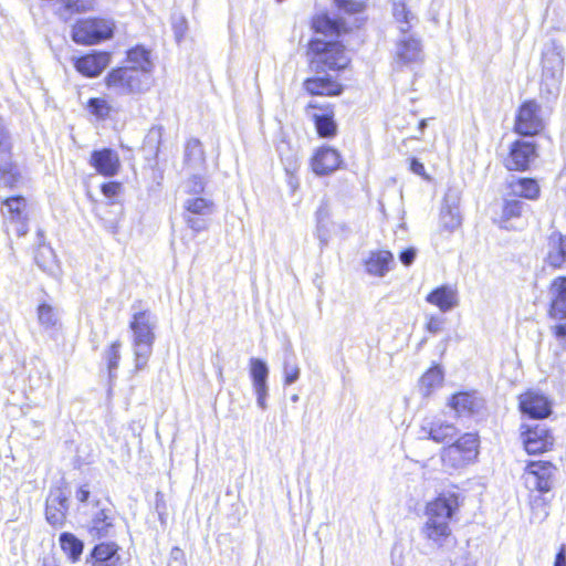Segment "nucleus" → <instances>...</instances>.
I'll return each instance as SVG.
<instances>
[{
	"label": "nucleus",
	"instance_id": "nucleus-1",
	"mask_svg": "<svg viewBox=\"0 0 566 566\" xmlns=\"http://www.w3.org/2000/svg\"><path fill=\"white\" fill-rule=\"evenodd\" d=\"M461 505L459 495L454 492H443L426 505V522L421 534L428 541L442 546L451 536L450 522Z\"/></svg>",
	"mask_w": 566,
	"mask_h": 566
},
{
	"label": "nucleus",
	"instance_id": "nucleus-2",
	"mask_svg": "<svg viewBox=\"0 0 566 566\" xmlns=\"http://www.w3.org/2000/svg\"><path fill=\"white\" fill-rule=\"evenodd\" d=\"M156 316L149 311H140L133 315L130 329L133 332V349L135 369L143 370L153 353L155 342Z\"/></svg>",
	"mask_w": 566,
	"mask_h": 566
},
{
	"label": "nucleus",
	"instance_id": "nucleus-3",
	"mask_svg": "<svg viewBox=\"0 0 566 566\" xmlns=\"http://www.w3.org/2000/svg\"><path fill=\"white\" fill-rule=\"evenodd\" d=\"M308 55L311 67L317 73L344 69L349 62L342 44L321 38L310 42Z\"/></svg>",
	"mask_w": 566,
	"mask_h": 566
},
{
	"label": "nucleus",
	"instance_id": "nucleus-4",
	"mask_svg": "<svg viewBox=\"0 0 566 566\" xmlns=\"http://www.w3.org/2000/svg\"><path fill=\"white\" fill-rule=\"evenodd\" d=\"M564 74V55L562 50L552 45L543 54L541 95L547 101L555 99L560 91Z\"/></svg>",
	"mask_w": 566,
	"mask_h": 566
},
{
	"label": "nucleus",
	"instance_id": "nucleus-5",
	"mask_svg": "<svg viewBox=\"0 0 566 566\" xmlns=\"http://www.w3.org/2000/svg\"><path fill=\"white\" fill-rule=\"evenodd\" d=\"M479 441L473 433H465L454 443L443 448L442 464L447 470H458L472 463L478 457Z\"/></svg>",
	"mask_w": 566,
	"mask_h": 566
},
{
	"label": "nucleus",
	"instance_id": "nucleus-6",
	"mask_svg": "<svg viewBox=\"0 0 566 566\" xmlns=\"http://www.w3.org/2000/svg\"><path fill=\"white\" fill-rule=\"evenodd\" d=\"M107 88L116 95L140 93L148 85V76L134 67H118L105 78Z\"/></svg>",
	"mask_w": 566,
	"mask_h": 566
},
{
	"label": "nucleus",
	"instance_id": "nucleus-7",
	"mask_svg": "<svg viewBox=\"0 0 566 566\" xmlns=\"http://www.w3.org/2000/svg\"><path fill=\"white\" fill-rule=\"evenodd\" d=\"M113 22L105 19H83L75 23L72 39L78 44H95L113 35Z\"/></svg>",
	"mask_w": 566,
	"mask_h": 566
},
{
	"label": "nucleus",
	"instance_id": "nucleus-8",
	"mask_svg": "<svg viewBox=\"0 0 566 566\" xmlns=\"http://www.w3.org/2000/svg\"><path fill=\"white\" fill-rule=\"evenodd\" d=\"M555 467L547 461H533L525 468L523 480L530 492H538L541 494L551 491Z\"/></svg>",
	"mask_w": 566,
	"mask_h": 566
},
{
	"label": "nucleus",
	"instance_id": "nucleus-9",
	"mask_svg": "<svg viewBox=\"0 0 566 566\" xmlns=\"http://www.w3.org/2000/svg\"><path fill=\"white\" fill-rule=\"evenodd\" d=\"M2 200L1 213L8 224L19 235H24L28 231V205L22 196H7Z\"/></svg>",
	"mask_w": 566,
	"mask_h": 566
},
{
	"label": "nucleus",
	"instance_id": "nucleus-10",
	"mask_svg": "<svg viewBox=\"0 0 566 566\" xmlns=\"http://www.w3.org/2000/svg\"><path fill=\"white\" fill-rule=\"evenodd\" d=\"M544 128L541 105L534 101L524 102L518 108L515 130L525 136L538 134Z\"/></svg>",
	"mask_w": 566,
	"mask_h": 566
},
{
	"label": "nucleus",
	"instance_id": "nucleus-11",
	"mask_svg": "<svg viewBox=\"0 0 566 566\" xmlns=\"http://www.w3.org/2000/svg\"><path fill=\"white\" fill-rule=\"evenodd\" d=\"M422 60L423 52L420 40L408 32L401 33L396 44L395 62L400 65H412Z\"/></svg>",
	"mask_w": 566,
	"mask_h": 566
},
{
	"label": "nucleus",
	"instance_id": "nucleus-12",
	"mask_svg": "<svg viewBox=\"0 0 566 566\" xmlns=\"http://www.w3.org/2000/svg\"><path fill=\"white\" fill-rule=\"evenodd\" d=\"M522 440L524 448L530 454H537L547 451L553 444V437L549 431L541 426H522Z\"/></svg>",
	"mask_w": 566,
	"mask_h": 566
},
{
	"label": "nucleus",
	"instance_id": "nucleus-13",
	"mask_svg": "<svg viewBox=\"0 0 566 566\" xmlns=\"http://www.w3.org/2000/svg\"><path fill=\"white\" fill-rule=\"evenodd\" d=\"M69 510V497L66 492L61 488L52 489L46 499L45 514L50 524L62 525Z\"/></svg>",
	"mask_w": 566,
	"mask_h": 566
},
{
	"label": "nucleus",
	"instance_id": "nucleus-14",
	"mask_svg": "<svg viewBox=\"0 0 566 566\" xmlns=\"http://www.w3.org/2000/svg\"><path fill=\"white\" fill-rule=\"evenodd\" d=\"M342 158L339 153L328 146H323L315 150L311 158V167L315 175L325 176L339 168Z\"/></svg>",
	"mask_w": 566,
	"mask_h": 566
},
{
	"label": "nucleus",
	"instance_id": "nucleus-15",
	"mask_svg": "<svg viewBox=\"0 0 566 566\" xmlns=\"http://www.w3.org/2000/svg\"><path fill=\"white\" fill-rule=\"evenodd\" d=\"M535 146L528 142H515L504 164L509 170H525L535 159Z\"/></svg>",
	"mask_w": 566,
	"mask_h": 566
},
{
	"label": "nucleus",
	"instance_id": "nucleus-16",
	"mask_svg": "<svg viewBox=\"0 0 566 566\" xmlns=\"http://www.w3.org/2000/svg\"><path fill=\"white\" fill-rule=\"evenodd\" d=\"M280 160L284 167L286 175H289V184L295 188L297 182L294 175L301 167L300 149L297 146L292 145L286 139H281L276 146Z\"/></svg>",
	"mask_w": 566,
	"mask_h": 566
},
{
	"label": "nucleus",
	"instance_id": "nucleus-17",
	"mask_svg": "<svg viewBox=\"0 0 566 566\" xmlns=\"http://www.w3.org/2000/svg\"><path fill=\"white\" fill-rule=\"evenodd\" d=\"M520 408L523 413L534 419L545 418L551 413L547 398L536 391H527L520 396Z\"/></svg>",
	"mask_w": 566,
	"mask_h": 566
},
{
	"label": "nucleus",
	"instance_id": "nucleus-18",
	"mask_svg": "<svg viewBox=\"0 0 566 566\" xmlns=\"http://www.w3.org/2000/svg\"><path fill=\"white\" fill-rule=\"evenodd\" d=\"M91 165L105 177L115 176L120 167L118 154L109 148L95 150L91 155Z\"/></svg>",
	"mask_w": 566,
	"mask_h": 566
},
{
	"label": "nucleus",
	"instance_id": "nucleus-19",
	"mask_svg": "<svg viewBox=\"0 0 566 566\" xmlns=\"http://www.w3.org/2000/svg\"><path fill=\"white\" fill-rule=\"evenodd\" d=\"M109 61L111 56L108 53L95 52L78 57L75 61V67L81 74L87 77H95L103 72V70L109 64Z\"/></svg>",
	"mask_w": 566,
	"mask_h": 566
},
{
	"label": "nucleus",
	"instance_id": "nucleus-20",
	"mask_svg": "<svg viewBox=\"0 0 566 566\" xmlns=\"http://www.w3.org/2000/svg\"><path fill=\"white\" fill-rule=\"evenodd\" d=\"M426 301L443 313L451 311L459 304L458 292L450 285H441L434 289L427 295Z\"/></svg>",
	"mask_w": 566,
	"mask_h": 566
},
{
	"label": "nucleus",
	"instance_id": "nucleus-21",
	"mask_svg": "<svg viewBox=\"0 0 566 566\" xmlns=\"http://www.w3.org/2000/svg\"><path fill=\"white\" fill-rule=\"evenodd\" d=\"M394 264V255L390 251L378 250L371 251L365 260V268L368 274L382 277Z\"/></svg>",
	"mask_w": 566,
	"mask_h": 566
},
{
	"label": "nucleus",
	"instance_id": "nucleus-22",
	"mask_svg": "<svg viewBox=\"0 0 566 566\" xmlns=\"http://www.w3.org/2000/svg\"><path fill=\"white\" fill-rule=\"evenodd\" d=\"M315 235L322 248L327 247L331 241L335 223L331 219V209L326 202H322L315 213Z\"/></svg>",
	"mask_w": 566,
	"mask_h": 566
},
{
	"label": "nucleus",
	"instance_id": "nucleus-23",
	"mask_svg": "<svg viewBox=\"0 0 566 566\" xmlns=\"http://www.w3.org/2000/svg\"><path fill=\"white\" fill-rule=\"evenodd\" d=\"M321 109L315 103H310L306 106V115L315 123L316 130L321 137H332L336 134V124L333 120V113H318Z\"/></svg>",
	"mask_w": 566,
	"mask_h": 566
},
{
	"label": "nucleus",
	"instance_id": "nucleus-24",
	"mask_svg": "<svg viewBox=\"0 0 566 566\" xmlns=\"http://www.w3.org/2000/svg\"><path fill=\"white\" fill-rule=\"evenodd\" d=\"M462 224V217L457 200L450 201L449 196L446 197L440 212V231L452 233Z\"/></svg>",
	"mask_w": 566,
	"mask_h": 566
},
{
	"label": "nucleus",
	"instance_id": "nucleus-25",
	"mask_svg": "<svg viewBox=\"0 0 566 566\" xmlns=\"http://www.w3.org/2000/svg\"><path fill=\"white\" fill-rule=\"evenodd\" d=\"M450 406L459 416H470L480 411L483 400L474 392H459L452 397Z\"/></svg>",
	"mask_w": 566,
	"mask_h": 566
},
{
	"label": "nucleus",
	"instance_id": "nucleus-26",
	"mask_svg": "<svg viewBox=\"0 0 566 566\" xmlns=\"http://www.w3.org/2000/svg\"><path fill=\"white\" fill-rule=\"evenodd\" d=\"M553 318H566V277L556 279L551 286Z\"/></svg>",
	"mask_w": 566,
	"mask_h": 566
},
{
	"label": "nucleus",
	"instance_id": "nucleus-27",
	"mask_svg": "<svg viewBox=\"0 0 566 566\" xmlns=\"http://www.w3.org/2000/svg\"><path fill=\"white\" fill-rule=\"evenodd\" d=\"M305 90L312 95H339L343 91L340 84L329 77H314L304 82Z\"/></svg>",
	"mask_w": 566,
	"mask_h": 566
},
{
	"label": "nucleus",
	"instance_id": "nucleus-28",
	"mask_svg": "<svg viewBox=\"0 0 566 566\" xmlns=\"http://www.w3.org/2000/svg\"><path fill=\"white\" fill-rule=\"evenodd\" d=\"M113 527L112 510L101 509L92 517L90 533L92 536H108Z\"/></svg>",
	"mask_w": 566,
	"mask_h": 566
},
{
	"label": "nucleus",
	"instance_id": "nucleus-29",
	"mask_svg": "<svg viewBox=\"0 0 566 566\" xmlns=\"http://www.w3.org/2000/svg\"><path fill=\"white\" fill-rule=\"evenodd\" d=\"M93 566H117V546L114 543H102L93 549Z\"/></svg>",
	"mask_w": 566,
	"mask_h": 566
},
{
	"label": "nucleus",
	"instance_id": "nucleus-30",
	"mask_svg": "<svg viewBox=\"0 0 566 566\" xmlns=\"http://www.w3.org/2000/svg\"><path fill=\"white\" fill-rule=\"evenodd\" d=\"M185 164L193 171L202 169L205 165V151L201 143L196 139H189L185 147Z\"/></svg>",
	"mask_w": 566,
	"mask_h": 566
},
{
	"label": "nucleus",
	"instance_id": "nucleus-31",
	"mask_svg": "<svg viewBox=\"0 0 566 566\" xmlns=\"http://www.w3.org/2000/svg\"><path fill=\"white\" fill-rule=\"evenodd\" d=\"M182 207L185 209V214H197L200 217H207L214 210L213 201L201 196L188 197L184 201Z\"/></svg>",
	"mask_w": 566,
	"mask_h": 566
},
{
	"label": "nucleus",
	"instance_id": "nucleus-32",
	"mask_svg": "<svg viewBox=\"0 0 566 566\" xmlns=\"http://www.w3.org/2000/svg\"><path fill=\"white\" fill-rule=\"evenodd\" d=\"M457 433L454 426L443 422L430 423L429 428L426 426L421 427V437L429 438L437 442H444L448 439H452Z\"/></svg>",
	"mask_w": 566,
	"mask_h": 566
},
{
	"label": "nucleus",
	"instance_id": "nucleus-33",
	"mask_svg": "<svg viewBox=\"0 0 566 566\" xmlns=\"http://www.w3.org/2000/svg\"><path fill=\"white\" fill-rule=\"evenodd\" d=\"M127 60L132 64L130 67H134L143 75L150 73L153 70L150 52L143 46H136L129 50L127 52Z\"/></svg>",
	"mask_w": 566,
	"mask_h": 566
},
{
	"label": "nucleus",
	"instance_id": "nucleus-34",
	"mask_svg": "<svg viewBox=\"0 0 566 566\" xmlns=\"http://www.w3.org/2000/svg\"><path fill=\"white\" fill-rule=\"evenodd\" d=\"M512 193L530 200H534L539 195V186L536 180L531 178H520L510 184Z\"/></svg>",
	"mask_w": 566,
	"mask_h": 566
},
{
	"label": "nucleus",
	"instance_id": "nucleus-35",
	"mask_svg": "<svg viewBox=\"0 0 566 566\" xmlns=\"http://www.w3.org/2000/svg\"><path fill=\"white\" fill-rule=\"evenodd\" d=\"M442 370L438 366L432 367L421 377L419 382V390L423 397H428L433 390L442 385Z\"/></svg>",
	"mask_w": 566,
	"mask_h": 566
},
{
	"label": "nucleus",
	"instance_id": "nucleus-36",
	"mask_svg": "<svg viewBox=\"0 0 566 566\" xmlns=\"http://www.w3.org/2000/svg\"><path fill=\"white\" fill-rule=\"evenodd\" d=\"M250 375L253 389L268 388L269 368L263 360L259 358L250 359Z\"/></svg>",
	"mask_w": 566,
	"mask_h": 566
},
{
	"label": "nucleus",
	"instance_id": "nucleus-37",
	"mask_svg": "<svg viewBox=\"0 0 566 566\" xmlns=\"http://www.w3.org/2000/svg\"><path fill=\"white\" fill-rule=\"evenodd\" d=\"M524 207L525 205L517 199L505 200L502 209V216L499 220L500 227L505 229H512L513 227L507 223L512 219L518 218L522 214Z\"/></svg>",
	"mask_w": 566,
	"mask_h": 566
},
{
	"label": "nucleus",
	"instance_id": "nucleus-38",
	"mask_svg": "<svg viewBox=\"0 0 566 566\" xmlns=\"http://www.w3.org/2000/svg\"><path fill=\"white\" fill-rule=\"evenodd\" d=\"M19 181V172L14 165L4 163L0 166V198L7 197L6 189L13 188Z\"/></svg>",
	"mask_w": 566,
	"mask_h": 566
},
{
	"label": "nucleus",
	"instance_id": "nucleus-39",
	"mask_svg": "<svg viewBox=\"0 0 566 566\" xmlns=\"http://www.w3.org/2000/svg\"><path fill=\"white\" fill-rule=\"evenodd\" d=\"M392 14L396 22L399 23L400 32H409L410 28L412 27V22L416 20V17L407 9L406 3L402 1H395Z\"/></svg>",
	"mask_w": 566,
	"mask_h": 566
},
{
	"label": "nucleus",
	"instance_id": "nucleus-40",
	"mask_svg": "<svg viewBox=\"0 0 566 566\" xmlns=\"http://www.w3.org/2000/svg\"><path fill=\"white\" fill-rule=\"evenodd\" d=\"M60 544L63 552L73 560H77L83 552V543L71 533H62Z\"/></svg>",
	"mask_w": 566,
	"mask_h": 566
},
{
	"label": "nucleus",
	"instance_id": "nucleus-41",
	"mask_svg": "<svg viewBox=\"0 0 566 566\" xmlns=\"http://www.w3.org/2000/svg\"><path fill=\"white\" fill-rule=\"evenodd\" d=\"M547 262L554 268H559L566 262V238H559L558 240L549 243Z\"/></svg>",
	"mask_w": 566,
	"mask_h": 566
},
{
	"label": "nucleus",
	"instance_id": "nucleus-42",
	"mask_svg": "<svg viewBox=\"0 0 566 566\" xmlns=\"http://www.w3.org/2000/svg\"><path fill=\"white\" fill-rule=\"evenodd\" d=\"M38 321L44 328H53L59 322V312L50 304H40L38 306Z\"/></svg>",
	"mask_w": 566,
	"mask_h": 566
},
{
	"label": "nucleus",
	"instance_id": "nucleus-43",
	"mask_svg": "<svg viewBox=\"0 0 566 566\" xmlns=\"http://www.w3.org/2000/svg\"><path fill=\"white\" fill-rule=\"evenodd\" d=\"M300 373L295 355H286L283 363L284 385L290 386L294 384L300 378Z\"/></svg>",
	"mask_w": 566,
	"mask_h": 566
},
{
	"label": "nucleus",
	"instance_id": "nucleus-44",
	"mask_svg": "<svg viewBox=\"0 0 566 566\" xmlns=\"http://www.w3.org/2000/svg\"><path fill=\"white\" fill-rule=\"evenodd\" d=\"M60 10L66 13H81L93 9L94 0H57Z\"/></svg>",
	"mask_w": 566,
	"mask_h": 566
},
{
	"label": "nucleus",
	"instance_id": "nucleus-45",
	"mask_svg": "<svg viewBox=\"0 0 566 566\" xmlns=\"http://www.w3.org/2000/svg\"><path fill=\"white\" fill-rule=\"evenodd\" d=\"M122 343L119 340H116L111 344V346L105 350L104 358L107 363V368L109 373V377L113 378L115 375V371L118 367V363L120 359V349Z\"/></svg>",
	"mask_w": 566,
	"mask_h": 566
},
{
	"label": "nucleus",
	"instance_id": "nucleus-46",
	"mask_svg": "<svg viewBox=\"0 0 566 566\" xmlns=\"http://www.w3.org/2000/svg\"><path fill=\"white\" fill-rule=\"evenodd\" d=\"M313 29L316 33H322L323 35H334L338 34L337 24L332 21L327 15H317L313 19Z\"/></svg>",
	"mask_w": 566,
	"mask_h": 566
},
{
	"label": "nucleus",
	"instance_id": "nucleus-47",
	"mask_svg": "<svg viewBox=\"0 0 566 566\" xmlns=\"http://www.w3.org/2000/svg\"><path fill=\"white\" fill-rule=\"evenodd\" d=\"M205 190V180L199 175H192L185 184L184 191L191 196H199Z\"/></svg>",
	"mask_w": 566,
	"mask_h": 566
},
{
	"label": "nucleus",
	"instance_id": "nucleus-48",
	"mask_svg": "<svg viewBox=\"0 0 566 566\" xmlns=\"http://www.w3.org/2000/svg\"><path fill=\"white\" fill-rule=\"evenodd\" d=\"M559 322L551 327V332L556 339L557 344L566 349V321L565 318H557Z\"/></svg>",
	"mask_w": 566,
	"mask_h": 566
},
{
	"label": "nucleus",
	"instance_id": "nucleus-49",
	"mask_svg": "<svg viewBox=\"0 0 566 566\" xmlns=\"http://www.w3.org/2000/svg\"><path fill=\"white\" fill-rule=\"evenodd\" d=\"M185 222L195 232H201L208 229V221L205 217L197 214H184Z\"/></svg>",
	"mask_w": 566,
	"mask_h": 566
},
{
	"label": "nucleus",
	"instance_id": "nucleus-50",
	"mask_svg": "<svg viewBox=\"0 0 566 566\" xmlns=\"http://www.w3.org/2000/svg\"><path fill=\"white\" fill-rule=\"evenodd\" d=\"M531 506L534 514L539 518L544 520L548 515L547 501L542 496H534L531 500Z\"/></svg>",
	"mask_w": 566,
	"mask_h": 566
},
{
	"label": "nucleus",
	"instance_id": "nucleus-51",
	"mask_svg": "<svg viewBox=\"0 0 566 566\" xmlns=\"http://www.w3.org/2000/svg\"><path fill=\"white\" fill-rule=\"evenodd\" d=\"M91 112L97 117H105L108 114V106L104 99L91 98L88 102Z\"/></svg>",
	"mask_w": 566,
	"mask_h": 566
},
{
	"label": "nucleus",
	"instance_id": "nucleus-52",
	"mask_svg": "<svg viewBox=\"0 0 566 566\" xmlns=\"http://www.w3.org/2000/svg\"><path fill=\"white\" fill-rule=\"evenodd\" d=\"M336 6L348 13H356L363 10V4L354 0H335Z\"/></svg>",
	"mask_w": 566,
	"mask_h": 566
},
{
	"label": "nucleus",
	"instance_id": "nucleus-53",
	"mask_svg": "<svg viewBox=\"0 0 566 566\" xmlns=\"http://www.w3.org/2000/svg\"><path fill=\"white\" fill-rule=\"evenodd\" d=\"M11 148L9 135L3 126V119L0 117V154L6 156L9 154Z\"/></svg>",
	"mask_w": 566,
	"mask_h": 566
},
{
	"label": "nucleus",
	"instance_id": "nucleus-54",
	"mask_svg": "<svg viewBox=\"0 0 566 566\" xmlns=\"http://www.w3.org/2000/svg\"><path fill=\"white\" fill-rule=\"evenodd\" d=\"M122 186L119 182L111 181L102 186V192L108 199H114L120 192Z\"/></svg>",
	"mask_w": 566,
	"mask_h": 566
},
{
	"label": "nucleus",
	"instance_id": "nucleus-55",
	"mask_svg": "<svg viewBox=\"0 0 566 566\" xmlns=\"http://www.w3.org/2000/svg\"><path fill=\"white\" fill-rule=\"evenodd\" d=\"M168 566H187L185 562V554L180 548L174 547L171 549Z\"/></svg>",
	"mask_w": 566,
	"mask_h": 566
},
{
	"label": "nucleus",
	"instance_id": "nucleus-56",
	"mask_svg": "<svg viewBox=\"0 0 566 566\" xmlns=\"http://www.w3.org/2000/svg\"><path fill=\"white\" fill-rule=\"evenodd\" d=\"M442 325H443V319L436 317V316H431L427 323V329L430 333L437 334L442 329Z\"/></svg>",
	"mask_w": 566,
	"mask_h": 566
},
{
	"label": "nucleus",
	"instance_id": "nucleus-57",
	"mask_svg": "<svg viewBox=\"0 0 566 566\" xmlns=\"http://www.w3.org/2000/svg\"><path fill=\"white\" fill-rule=\"evenodd\" d=\"M416 258V250L413 248H409L402 251L399 255L401 263L406 266L410 265Z\"/></svg>",
	"mask_w": 566,
	"mask_h": 566
},
{
	"label": "nucleus",
	"instance_id": "nucleus-58",
	"mask_svg": "<svg viewBox=\"0 0 566 566\" xmlns=\"http://www.w3.org/2000/svg\"><path fill=\"white\" fill-rule=\"evenodd\" d=\"M268 391H269V388H260V389H254V392L256 395V402H258V406L261 408V409H266V397H268Z\"/></svg>",
	"mask_w": 566,
	"mask_h": 566
},
{
	"label": "nucleus",
	"instance_id": "nucleus-59",
	"mask_svg": "<svg viewBox=\"0 0 566 566\" xmlns=\"http://www.w3.org/2000/svg\"><path fill=\"white\" fill-rule=\"evenodd\" d=\"M554 566H566V545H562L556 554Z\"/></svg>",
	"mask_w": 566,
	"mask_h": 566
},
{
	"label": "nucleus",
	"instance_id": "nucleus-60",
	"mask_svg": "<svg viewBox=\"0 0 566 566\" xmlns=\"http://www.w3.org/2000/svg\"><path fill=\"white\" fill-rule=\"evenodd\" d=\"M410 170L419 176H424L426 172L423 164L415 158L410 163Z\"/></svg>",
	"mask_w": 566,
	"mask_h": 566
},
{
	"label": "nucleus",
	"instance_id": "nucleus-61",
	"mask_svg": "<svg viewBox=\"0 0 566 566\" xmlns=\"http://www.w3.org/2000/svg\"><path fill=\"white\" fill-rule=\"evenodd\" d=\"M557 187L560 191L566 193V166L559 172L557 178Z\"/></svg>",
	"mask_w": 566,
	"mask_h": 566
},
{
	"label": "nucleus",
	"instance_id": "nucleus-62",
	"mask_svg": "<svg viewBox=\"0 0 566 566\" xmlns=\"http://www.w3.org/2000/svg\"><path fill=\"white\" fill-rule=\"evenodd\" d=\"M90 496V491L85 486H81L76 492V499L80 502H86Z\"/></svg>",
	"mask_w": 566,
	"mask_h": 566
},
{
	"label": "nucleus",
	"instance_id": "nucleus-63",
	"mask_svg": "<svg viewBox=\"0 0 566 566\" xmlns=\"http://www.w3.org/2000/svg\"><path fill=\"white\" fill-rule=\"evenodd\" d=\"M106 229L108 231H111L112 233H116L117 232V223L112 221L106 224Z\"/></svg>",
	"mask_w": 566,
	"mask_h": 566
},
{
	"label": "nucleus",
	"instance_id": "nucleus-64",
	"mask_svg": "<svg viewBox=\"0 0 566 566\" xmlns=\"http://www.w3.org/2000/svg\"><path fill=\"white\" fill-rule=\"evenodd\" d=\"M291 400H292L293 402L298 401V396H297V395H293V396L291 397Z\"/></svg>",
	"mask_w": 566,
	"mask_h": 566
}]
</instances>
